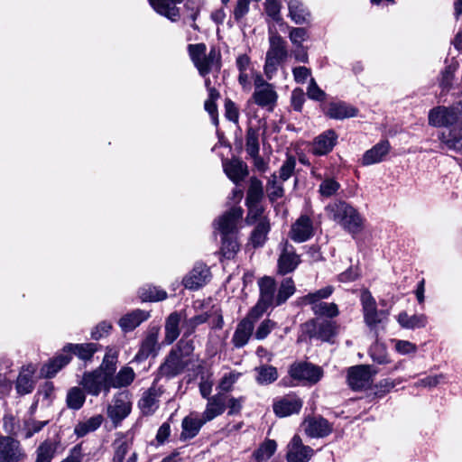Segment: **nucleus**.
<instances>
[{"mask_svg": "<svg viewBox=\"0 0 462 462\" xmlns=\"http://www.w3.org/2000/svg\"><path fill=\"white\" fill-rule=\"evenodd\" d=\"M370 356L374 362L383 365L388 363V356L383 345L375 344L370 348Z\"/></svg>", "mask_w": 462, "mask_h": 462, "instance_id": "obj_62", "label": "nucleus"}, {"mask_svg": "<svg viewBox=\"0 0 462 462\" xmlns=\"http://www.w3.org/2000/svg\"><path fill=\"white\" fill-rule=\"evenodd\" d=\"M289 17L296 24H303L310 22V13L300 0L288 1Z\"/></svg>", "mask_w": 462, "mask_h": 462, "instance_id": "obj_38", "label": "nucleus"}, {"mask_svg": "<svg viewBox=\"0 0 462 462\" xmlns=\"http://www.w3.org/2000/svg\"><path fill=\"white\" fill-rule=\"evenodd\" d=\"M266 193L270 200H275L283 196V188L281 183L278 182V177L276 173H273L266 184Z\"/></svg>", "mask_w": 462, "mask_h": 462, "instance_id": "obj_54", "label": "nucleus"}, {"mask_svg": "<svg viewBox=\"0 0 462 462\" xmlns=\"http://www.w3.org/2000/svg\"><path fill=\"white\" fill-rule=\"evenodd\" d=\"M248 206V213L245 221L248 225H253L263 219V208L262 204H246Z\"/></svg>", "mask_w": 462, "mask_h": 462, "instance_id": "obj_59", "label": "nucleus"}, {"mask_svg": "<svg viewBox=\"0 0 462 462\" xmlns=\"http://www.w3.org/2000/svg\"><path fill=\"white\" fill-rule=\"evenodd\" d=\"M334 292V287L328 285L314 292H310L302 298V302L313 307L315 304L322 303V300L328 299Z\"/></svg>", "mask_w": 462, "mask_h": 462, "instance_id": "obj_46", "label": "nucleus"}, {"mask_svg": "<svg viewBox=\"0 0 462 462\" xmlns=\"http://www.w3.org/2000/svg\"><path fill=\"white\" fill-rule=\"evenodd\" d=\"M207 421L198 412H190L185 416L181 421V432L180 434V441H188L197 437Z\"/></svg>", "mask_w": 462, "mask_h": 462, "instance_id": "obj_21", "label": "nucleus"}, {"mask_svg": "<svg viewBox=\"0 0 462 462\" xmlns=\"http://www.w3.org/2000/svg\"><path fill=\"white\" fill-rule=\"evenodd\" d=\"M269 49L266 52L263 71L268 79H272L276 73L279 65L283 62L287 56L288 51L286 42L276 32H269Z\"/></svg>", "mask_w": 462, "mask_h": 462, "instance_id": "obj_4", "label": "nucleus"}, {"mask_svg": "<svg viewBox=\"0 0 462 462\" xmlns=\"http://www.w3.org/2000/svg\"><path fill=\"white\" fill-rule=\"evenodd\" d=\"M314 450L302 443L299 435H294L288 444L287 462H309Z\"/></svg>", "mask_w": 462, "mask_h": 462, "instance_id": "obj_17", "label": "nucleus"}, {"mask_svg": "<svg viewBox=\"0 0 462 462\" xmlns=\"http://www.w3.org/2000/svg\"><path fill=\"white\" fill-rule=\"evenodd\" d=\"M98 350V345L96 343H83V344H66L62 351L70 352L71 356L75 355L82 361L88 362L93 358L94 354Z\"/></svg>", "mask_w": 462, "mask_h": 462, "instance_id": "obj_32", "label": "nucleus"}, {"mask_svg": "<svg viewBox=\"0 0 462 462\" xmlns=\"http://www.w3.org/2000/svg\"><path fill=\"white\" fill-rule=\"evenodd\" d=\"M296 167V159L292 155H287L286 160L282 164L277 177L282 182L288 180L294 173Z\"/></svg>", "mask_w": 462, "mask_h": 462, "instance_id": "obj_56", "label": "nucleus"}, {"mask_svg": "<svg viewBox=\"0 0 462 462\" xmlns=\"http://www.w3.org/2000/svg\"><path fill=\"white\" fill-rule=\"evenodd\" d=\"M181 321L180 313L174 311L171 313L166 320L164 325V338L163 344L171 345L180 336V324Z\"/></svg>", "mask_w": 462, "mask_h": 462, "instance_id": "obj_34", "label": "nucleus"}, {"mask_svg": "<svg viewBox=\"0 0 462 462\" xmlns=\"http://www.w3.org/2000/svg\"><path fill=\"white\" fill-rule=\"evenodd\" d=\"M259 319L251 316L250 310L246 317L237 324L232 337V344L236 348H242L249 342L254 332V323Z\"/></svg>", "mask_w": 462, "mask_h": 462, "instance_id": "obj_16", "label": "nucleus"}, {"mask_svg": "<svg viewBox=\"0 0 462 462\" xmlns=\"http://www.w3.org/2000/svg\"><path fill=\"white\" fill-rule=\"evenodd\" d=\"M86 400L84 392L79 387L71 388L67 394L66 402L69 409L79 410Z\"/></svg>", "mask_w": 462, "mask_h": 462, "instance_id": "obj_52", "label": "nucleus"}, {"mask_svg": "<svg viewBox=\"0 0 462 462\" xmlns=\"http://www.w3.org/2000/svg\"><path fill=\"white\" fill-rule=\"evenodd\" d=\"M277 449V443L273 439H265L254 451L253 457L256 462H263L269 459Z\"/></svg>", "mask_w": 462, "mask_h": 462, "instance_id": "obj_44", "label": "nucleus"}, {"mask_svg": "<svg viewBox=\"0 0 462 462\" xmlns=\"http://www.w3.org/2000/svg\"><path fill=\"white\" fill-rule=\"evenodd\" d=\"M72 359L70 352H63L52 358L42 368V374L47 378H52L66 366Z\"/></svg>", "mask_w": 462, "mask_h": 462, "instance_id": "obj_35", "label": "nucleus"}, {"mask_svg": "<svg viewBox=\"0 0 462 462\" xmlns=\"http://www.w3.org/2000/svg\"><path fill=\"white\" fill-rule=\"evenodd\" d=\"M277 327L276 322L269 319L263 320L258 326L254 337L258 340H263Z\"/></svg>", "mask_w": 462, "mask_h": 462, "instance_id": "obj_60", "label": "nucleus"}, {"mask_svg": "<svg viewBox=\"0 0 462 462\" xmlns=\"http://www.w3.org/2000/svg\"><path fill=\"white\" fill-rule=\"evenodd\" d=\"M265 13L274 22L279 23L282 20L281 17V0H266L265 1Z\"/></svg>", "mask_w": 462, "mask_h": 462, "instance_id": "obj_57", "label": "nucleus"}, {"mask_svg": "<svg viewBox=\"0 0 462 462\" xmlns=\"http://www.w3.org/2000/svg\"><path fill=\"white\" fill-rule=\"evenodd\" d=\"M377 370L369 365H358L351 366L347 370V383L354 391H360L368 388Z\"/></svg>", "mask_w": 462, "mask_h": 462, "instance_id": "obj_9", "label": "nucleus"}, {"mask_svg": "<svg viewBox=\"0 0 462 462\" xmlns=\"http://www.w3.org/2000/svg\"><path fill=\"white\" fill-rule=\"evenodd\" d=\"M251 98L258 106L272 112L277 105L278 94L274 86L272 85L269 88L254 91Z\"/></svg>", "mask_w": 462, "mask_h": 462, "instance_id": "obj_29", "label": "nucleus"}, {"mask_svg": "<svg viewBox=\"0 0 462 462\" xmlns=\"http://www.w3.org/2000/svg\"><path fill=\"white\" fill-rule=\"evenodd\" d=\"M134 372L129 366H124L120 371L115 375H109V383L111 388H121L126 387L132 383L134 379Z\"/></svg>", "mask_w": 462, "mask_h": 462, "instance_id": "obj_41", "label": "nucleus"}, {"mask_svg": "<svg viewBox=\"0 0 462 462\" xmlns=\"http://www.w3.org/2000/svg\"><path fill=\"white\" fill-rule=\"evenodd\" d=\"M117 362V353L112 349H108L106 353L103 362L97 370L103 371L106 375H112L116 372V365Z\"/></svg>", "mask_w": 462, "mask_h": 462, "instance_id": "obj_55", "label": "nucleus"}, {"mask_svg": "<svg viewBox=\"0 0 462 462\" xmlns=\"http://www.w3.org/2000/svg\"><path fill=\"white\" fill-rule=\"evenodd\" d=\"M326 210L354 239L363 231L365 218L351 204H328Z\"/></svg>", "mask_w": 462, "mask_h": 462, "instance_id": "obj_3", "label": "nucleus"}, {"mask_svg": "<svg viewBox=\"0 0 462 462\" xmlns=\"http://www.w3.org/2000/svg\"><path fill=\"white\" fill-rule=\"evenodd\" d=\"M429 124L433 126H445L441 141L448 148L455 151L462 149V100L449 107L438 106L429 113Z\"/></svg>", "mask_w": 462, "mask_h": 462, "instance_id": "obj_1", "label": "nucleus"}, {"mask_svg": "<svg viewBox=\"0 0 462 462\" xmlns=\"http://www.w3.org/2000/svg\"><path fill=\"white\" fill-rule=\"evenodd\" d=\"M289 374L291 378L312 385L321 379L323 371L321 367L311 363L301 362L291 365Z\"/></svg>", "mask_w": 462, "mask_h": 462, "instance_id": "obj_12", "label": "nucleus"}, {"mask_svg": "<svg viewBox=\"0 0 462 462\" xmlns=\"http://www.w3.org/2000/svg\"><path fill=\"white\" fill-rule=\"evenodd\" d=\"M269 231L270 223L266 218L261 219L257 222L250 238L254 247H260L264 245Z\"/></svg>", "mask_w": 462, "mask_h": 462, "instance_id": "obj_42", "label": "nucleus"}, {"mask_svg": "<svg viewBox=\"0 0 462 462\" xmlns=\"http://www.w3.org/2000/svg\"><path fill=\"white\" fill-rule=\"evenodd\" d=\"M223 169L226 176L236 186H238L249 173L246 163L237 158L224 161Z\"/></svg>", "mask_w": 462, "mask_h": 462, "instance_id": "obj_26", "label": "nucleus"}, {"mask_svg": "<svg viewBox=\"0 0 462 462\" xmlns=\"http://www.w3.org/2000/svg\"><path fill=\"white\" fill-rule=\"evenodd\" d=\"M314 235L312 220L307 215H301L292 225L289 236L296 243H303Z\"/></svg>", "mask_w": 462, "mask_h": 462, "instance_id": "obj_20", "label": "nucleus"}, {"mask_svg": "<svg viewBox=\"0 0 462 462\" xmlns=\"http://www.w3.org/2000/svg\"><path fill=\"white\" fill-rule=\"evenodd\" d=\"M390 151V143L388 141H381L366 151L362 158L363 165H371L383 161V157Z\"/></svg>", "mask_w": 462, "mask_h": 462, "instance_id": "obj_36", "label": "nucleus"}, {"mask_svg": "<svg viewBox=\"0 0 462 462\" xmlns=\"http://www.w3.org/2000/svg\"><path fill=\"white\" fill-rule=\"evenodd\" d=\"M188 363L182 358L179 357L175 352L170 351L166 356L165 360L158 368L157 372V379L160 378H167L171 379L179 374H180Z\"/></svg>", "mask_w": 462, "mask_h": 462, "instance_id": "obj_15", "label": "nucleus"}, {"mask_svg": "<svg viewBox=\"0 0 462 462\" xmlns=\"http://www.w3.org/2000/svg\"><path fill=\"white\" fill-rule=\"evenodd\" d=\"M80 384L88 394L93 396H97L101 392L106 395L111 389L109 376L101 370L85 373Z\"/></svg>", "mask_w": 462, "mask_h": 462, "instance_id": "obj_10", "label": "nucleus"}, {"mask_svg": "<svg viewBox=\"0 0 462 462\" xmlns=\"http://www.w3.org/2000/svg\"><path fill=\"white\" fill-rule=\"evenodd\" d=\"M33 374L34 368L32 365L23 367L20 371L15 382V389L19 395L29 394L33 391L35 387Z\"/></svg>", "mask_w": 462, "mask_h": 462, "instance_id": "obj_31", "label": "nucleus"}, {"mask_svg": "<svg viewBox=\"0 0 462 462\" xmlns=\"http://www.w3.org/2000/svg\"><path fill=\"white\" fill-rule=\"evenodd\" d=\"M162 391L152 385L146 390L141 399L139 400L138 406L143 415H152L159 407V398Z\"/></svg>", "mask_w": 462, "mask_h": 462, "instance_id": "obj_27", "label": "nucleus"}, {"mask_svg": "<svg viewBox=\"0 0 462 462\" xmlns=\"http://www.w3.org/2000/svg\"><path fill=\"white\" fill-rule=\"evenodd\" d=\"M301 408L302 401L295 395H286L273 403V411L278 417L299 413Z\"/></svg>", "mask_w": 462, "mask_h": 462, "instance_id": "obj_24", "label": "nucleus"}, {"mask_svg": "<svg viewBox=\"0 0 462 462\" xmlns=\"http://www.w3.org/2000/svg\"><path fill=\"white\" fill-rule=\"evenodd\" d=\"M209 319L210 314L208 312H203L189 319H186L182 324V328L184 329V337H189L191 336L195 332L198 326L208 322Z\"/></svg>", "mask_w": 462, "mask_h": 462, "instance_id": "obj_48", "label": "nucleus"}, {"mask_svg": "<svg viewBox=\"0 0 462 462\" xmlns=\"http://www.w3.org/2000/svg\"><path fill=\"white\" fill-rule=\"evenodd\" d=\"M254 372L255 382L259 385H269L279 377L277 368L267 364H261L255 366Z\"/></svg>", "mask_w": 462, "mask_h": 462, "instance_id": "obj_37", "label": "nucleus"}, {"mask_svg": "<svg viewBox=\"0 0 462 462\" xmlns=\"http://www.w3.org/2000/svg\"><path fill=\"white\" fill-rule=\"evenodd\" d=\"M303 426L306 435L314 439L325 438L333 430L332 424L321 416L307 418Z\"/></svg>", "mask_w": 462, "mask_h": 462, "instance_id": "obj_19", "label": "nucleus"}, {"mask_svg": "<svg viewBox=\"0 0 462 462\" xmlns=\"http://www.w3.org/2000/svg\"><path fill=\"white\" fill-rule=\"evenodd\" d=\"M289 38L293 45L301 48L302 42L308 38V32L305 28L294 27L291 29Z\"/></svg>", "mask_w": 462, "mask_h": 462, "instance_id": "obj_63", "label": "nucleus"}, {"mask_svg": "<svg viewBox=\"0 0 462 462\" xmlns=\"http://www.w3.org/2000/svg\"><path fill=\"white\" fill-rule=\"evenodd\" d=\"M337 328L336 321L319 318H313L301 325L304 336L322 342H331L337 334Z\"/></svg>", "mask_w": 462, "mask_h": 462, "instance_id": "obj_5", "label": "nucleus"}, {"mask_svg": "<svg viewBox=\"0 0 462 462\" xmlns=\"http://www.w3.org/2000/svg\"><path fill=\"white\" fill-rule=\"evenodd\" d=\"M132 403L126 392L118 393L114 396L112 403L107 407V416L117 426L131 412Z\"/></svg>", "mask_w": 462, "mask_h": 462, "instance_id": "obj_11", "label": "nucleus"}, {"mask_svg": "<svg viewBox=\"0 0 462 462\" xmlns=\"http://www.w3.org/2000/svg\"><path fill=\"white\" fill-rule=\"evenodd\" d=\"M56 451V445L51 440H45L37 448L35 462H51Z\"/></svg>", "mask_w": 462, "mask_h": 462, "instance_id": "obj_49", "label": "nucleus"}, {"mask_svg": "<svg viewBox=\"0 0 462 462\" xmlns=\"http://www.w3.org/2000/svg\"><path fill=\"white\" fill-rule=\"evenodd\" d=\"M458 64L457 63H452L448 65L445 69L443 70L441 74V79H440V87L445 89L448 90L452 86V80L455 71L457 69Z\"/></svg>", "mask_w": 462, "mask_h": 462, "instance_id": "obj_58", "label": "nucleus"}, {"mask_svg": "<svg viewBox=\"0 0 462 462\" xmlns=\"http://www.w3.org/2000/svg\"><path fill=\"white\" fill-rule=\"evenodd\" d=\"M397 322L402 328L416 329L425 328L428 323V318L424 314L410 316L406 311H402L397 317Z\"/></svg>", "mask_w": 462, "mask_h": 462, "instance_id": "obj_39", "label": "nucleus"}, {"mask_svg": "<svg viewBox=\"0 0 462 462\" xmlns=\"http://www.w3.org/2000/svg\"><path fill=\"white\" fill-rule=\"evenodd\" d=\"M171 352H175L179 357L184 360L185 357L189 356L194 351V342L189 337H182L178 341L176 346L171 349Z\"/></svg>", "mask_w": 462, "mask_h": 462, "instance_id": "obj_53", "label": "nucleus"}, {"mask_svg": "<svg viewBox=\"0 0 462 462\" xmlns=\"http://www.w3.org/2000/svg\"><path fill=\"white\" fill-rule=\"evenodd\" d=\"M312 312L316 316L326 317L328 319H331L339 315V310L336 303L334 302H326L315 304L311 307Z\"/></svg>", "mask_w": 462, "mask_h": 462, "instance_id": "obj_47", "label": "nucleus"}, {"mask_svg": "<svg viewBox=\"0 0 462 462\" xmlns=\"http://www.w3.org/2000/svg\"><path fill=\"white\" fill-rule=\"evenodd\" d=\"M360 302L365 324L371 331H375L378 325L387 319L389 312L377 309L376 300L367 289L362 290Z\"/></svg>", "mask_w": 462, "mask_h": 462, "instance_id": "obj_7", "label": "nucleus"}, {"mask_svg": "<svg viewBox=\"0 0 462 462\" xmlns=\"http://www.w3.org/2000/svg\"><path fill=\"white\" fill-rule=\"evenodd\" d=\"M138 296L142 301H159L167 298V292L155 286L145 285L139 289Z\"/></svg>", "mask_w": 462, "mask_h": 462, "instance_id": "obj_43", "label": "nucleus"}, {"mask_svg": "<svg viewBox=\"0 0 462 462\" xmlns=\"http://www.w3.org/2000/svg\"><path fill=\"white\" fill-rule=\"evenodd\" d=\"M296 288L292 278H284L277 288L276 307L285 303L294 294Z\"/></svg>", "mask_w": 462, "mask_h": 462, "instance_id": "obj_45", "label": "nucleus"}, {"mask_svg": "<svg viewBox=\"0 0 462 462\" xmlns=\"http://www.w3.org/2000/svg\"><path fill=\"white\" fill-rule=\"evenodd\" d=\"M159 328L152 327L147 332V335L141 343L140 348L136 353L134 361L137 363L143 362L151 356H156L159 349L158 337Z\"/></svg>", "mask_w": 462, "mask_h": 462, "instance_id": "obj_18", "label": "nucleus"}, {"mask_svg": "<svg viewBox=\"0 0 462 462\" xmlns=\"http://www.w3.org/2000/svg\"><path fill=\"white\" fill-rule=\"evenodd\" d=\"M243 214L244 210L241 208L234 207L213 222L215 232L221 236V252L227 259L233 258L239 248L237 234L242 224Z\"/></svg>", "mask_w": 462, "mask_h": 462, "instance_id": "obj_2", "label": "nucleus"}, {"mask_svg": "<svg viewBox=\"0 0 462 462\" xmlns=\"http://www.w3.org/2000/svg\"><path fill=\"white\" fill-rule=\"evenodd\" d=\"M338 135L333 129H328L316 136L311 144V152L316 156L329 153L337 143Z\"/></svg>", "mask_w": 462, "mask_h": 462, "instance_id": "obj_22", "label": "nucleus"}, {"mask_svg": "<svg viewBox=\"0 0 462 462\" xmlns=\"http://www.w3.org/2000/svg\"><path fill=\"white\" fill-rule=\"evenodd\" d=\"M103 420V416L101 414H97L84 421H79L74 428V434L78 438L85 437L88 433L97 430L101 426Z\"/></svg>", "mask_w": 462, "mask_h": 462, "instance_id": "obj_40", "label": "nucleus"}, {"mask_svg": "<svg viewBox=\"0 0 462 462\" xmlns=\"http://www.w3.org/2000/svg\"><path fill=\"white\" fill-rule=\"evenodd\" d=\"M152 9L160 15L166 17L171 22H177L180 19V8L178 4L183 0H148Z\"/></svg>", "mask_w": 462, "mask_h": 462, "instance_id": "obj_23", "label": "nucleus"}, {"mask_svg": "<svg viewBox=\"0 0 462 462\" xmlns=\"http://www.w3.org/2000/svg\"><path fill=\"white\" fill-rule=\"evenodd\" d=\"M245 150L251 155H257L260 152L258 129L248 127L245 136Z\"/></svg>", "mask_w": 462, "mask_h": 462, "instance_id": "obj_51", "label": "nucleus"}, {"mask_svg": "<svg viewBox=\"0 0 462 462\" xmlns=\"http://www.w3.org/2000/svg\"><path fill=\"white\" fill-rule=\"evenodd\" d=\"M210 279L208 267L202 263H196L193 268L184 276L182 284L186 289L197 291L206 285Z\"/></svg>", "mask_w": 462, "mask_h": 462, "instance_id": "obj_13", "label": "nucleus"}, {"mask_svg": "<svg viewBox=\"0 0 462 462\" xmlns=\"http://www.w3.org/2000/svg\"><path fill=\"white\" fill-rule=\"evenodd\" d=\"M239 375L240 374L234 372L224 374V376L221 378L218 383V389L220 390L219 393L225 394L226 393L230 392L233 388V385L238 380Z\"/></svg>", "mask_w": 462, "mask_h": 462, "instance_id": "obj_61", "label": "nucleus"}, {"mask_svg": "<svg viewBox=\"0 0 462 462\" xmlns=\"http://www.w3.org/2000/svg\"><path fill=\"white\" fill-rule=\"evenodd\" d=\"M263 197V182L256 177H251L245 202H260Z\"/></svg>", "mask_w": 462, "mask_h": 462, "instance_id": "obj_50", "label": "nucleus"}, {"mask_svg": "<svg viewBox=\"0 0 462 462\" xmlns=\"http://www.w3.org/2000/svg\"><path fill=\"white\" fill-rule=\"evenodd\" d=\"M207 401L206 409L201 416L204 421L209 422L225 412L226 408V396L222 393H217Z\"/></svg>", "mask_w": 462, "mask_h": 462, "instance_id": "obj_25", "label": "nucleus"}, {"mask_svg": "<svg viewBox=\"0 0 462 462\" xmlns=\"http://www.w3.org/2000/svg\"><path fill=\"white\" fill-rule=\"evenodd\" d=\"M357 114V108L343 101L329 103L327 110L325 111V115L327 116L336 120L355 117Z\"/></svg>", "mask_w": 462, "mask_h": 462, "instance_id": "obj_30", "label": "nucleus"}, {"mask_svg": "<svg viewBox=\"0 0 462 462\" xmlns=\"http://www.w3.org/2000/svg\"><path fill=\"white\" fill-rule=\"evenodd\" d=\"M281 254L278 258V273L286 275L292 273L300 263V257L296 254L293 245L287 241L282 245Z\"/></svg>", "mask_w": 462, "mask_h": 462, "instance_id": "obj_14", "label": "nucleus"}, {"mask_svg": "<svg viewBox=\"0 0 462 462\" xmlns=\"http://www.w3.org/2000/svg\"><path fill=\"white\" fill-rule=\"evenodd\" d=\"M27 453L17 437L0 434V462H24Z\"/></svg>", "mask_w": 462, "mask_h": 462, "instance_id": "obj_8", "label": "nucleus"}, {"mask_svg": "<svg viewBox=\"0 0 462 462\" xmlns=\"http://www.w3.org/2000/svg\"><path fill=\"white\" fill-rule=\"evenodd\" d=\"M150 317V311L136 309L122 316L118 320V325L123 332L128 333L146 321Z\"/></svg>", "mask_w": 462, "mask_h": 462, "instance_id": "obj_28", "label": "nucleus"}, {"mask_svg": "<svg viewBox=\"0 0 462 462\" xmlns=\"http://www.w3.org/2000/svg\"><path fill=\"white\" fill-rule=\"evenodd\" d=\"M260 296L251 309V316L261 318L269 309L276 307L277 284L274 278L263 276L258 280Z\"/></svg>", "mask_w": 462, "mask_h": 462, "instance_id": "obj_6", "label": "nucleus"}, {"mask_svg": "<svg viewBox=\"0 0 462 462\" xmlns=\"http://www.w3.org/2000/svg\"><path fill=\"white\" fill-rule=\"evenodd\" d=\"M199 74L206 77L212 69L217 71L221 69V54L216 48H211L208 54H204L199 62L196 65Z\"/></svg>", "mask_w": 462, "mask_h": 462, "instance_id": "obj_33", "label": "nucleus"}, {"mask_svg": "<svg viewBox=\"0 0 462 462\" xmlns=\"http://www.w3.org/2000/svg\"><path fill=\"white\" fill-rule=\"evenodd\" d=\"M250 0H236L233 11V17L236 23H240L242 19L249 12Z\"/></svg>", "mask_w": 462, "mask_h": 462, "instance_id": "obj_64", "label": "nucleus"}]
</instances>
